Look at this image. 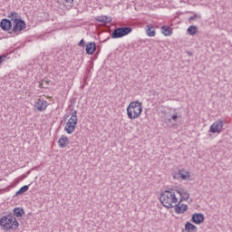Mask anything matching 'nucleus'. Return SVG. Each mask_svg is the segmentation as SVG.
<instances>
[{"label": "nucleus", "instance_id": "f257e3e1", "mask_svg": "<svg viewBox=\"0 0 232 232\" xmlns=\"http://www.w3.org/2000/svg\"><path fill=\"white\" fill-rule=\"evenodd\" d=\"M177 193V188H167L160 196V201L164 208L167 209H171L174 208L177 202H179V198L175 195Z\"/></svg>", "mask_w": 232, "mask_h": 232}, {"label": "nucleus", "instance_id": "f03ea898", "mask_svg": "<svg viewBox=\"0 0 232 232\" xmlns=\"http://www.w3.org/2000/svg\"><path fill=\"white\" fill-rule=\"evenodd\" d=\"M0 227L5 231H15V229H19V221L10 212L7 216H3L0 218Z\"/></svg>", "mask_w": 232, "mask_h": 232}, {"label": "nucleus", "instance_id": "7ed1b4c3", "mask_svg": "<svg viewBox=\"0 0 232 232\" xmlns=\"http://www.w3.org/2000/svg\"><path fill=\"white\" fill-rule=\"evenodd\" d=\"M176 193L180 196V198L179 201L175 204V213H177V215H184V213L188 211V205L182 204V202H184V200H189V192L183 188H179L176 190Z\"/></svg>", "mask_w": 232, "mask_h": 232}, {"label": "nucleus", "instance_id": "20e7f679", "mask_svg": "<svg viewBox=\"0 0 232 232\" xmlns=\"http://www.w3.org/2000/svg\"><path fill=\"white\" fill-rule=\"evenodd\" d=\"M142 113V102L136 101L131 102L127 107V117L133 121L139 119Z\"/></svg>", "mask_w": 232, "mask_h": 232}, {"label": "nucleus", "instance_id": "39448f33", "mask_svg": "<svg viewBox=\"0 0 232 232\" xmlns=\"http://www.w3.org/2000/svg\"><path fill=\"white\" fill-rule=\"evenodd\" d=\"M133 32V28L130 26H122V27H116L111 34V39H121V37H126V35H129V34H131Z\"/></svg>", "mask_w": 232, "mask_h": 232}, {"label": "nucleus", "instance_id": "423d86ee", "mask_svg": "<svg viewBox=\"0 0 232 232\" xmlns=\"http://www.w3.org/2000/svg\"><path fill=\"white\" fill-rule=\"evenodd\" d=\"M13 23L14 24L9 34H17L18 35L20 32H23L26 28V22L21 18H15Z\"/></svg>", "mask_w": 232, "mask_h": 232}, {"label": "nucleus", "instance_id": "0eeeda50", "mask_svg": "<svg viewBox=\"0 0 232 232\" xmlns=\"http://www.w3.org/2000/svg\"><path fill=\"white\" fill-rule=\"evenodd\" d=\"M224 128V121L222 120H218L215 121L209 129L210 133H220V130Z\"/></svg>", "mask_w": 232, "mask_h": 232}, {"label": "nucleus", "instance_id": "6e6552de", "mask_svg": "<svg viewBox=\"0 0 232 232\" xmlns=\"http://www.w3.org/2000/svg\"><path fill=\"white\" fill-rule=\"evenodd\" d=\"M12 20L8 19V18H4L1 20L0 22V28L4 31V32H10V30H12Z\"/></svg>", "mask_w": 232, "mask_h": 232}, {"label": "nucleus", "instance_id": "1a4fd4ad", "mask_svg": "<svg viewBox=\"0 0 232 232\" xmlns=\"http://www.w3.org/2000/svg\"><path fill=\"white\" fill-rule=\"evenodd\" d=\"M97 50V44L95 42H89L85 45V52L87 55H93Z\"/></svg>", "mask_w": 232, "mask_h": 232}, {"label": "nucleus", "instance_id": "9d476101", "mask_svg": "<svg viewBox=\"0 0 232 232\" xmlns=\"http://www.w3.org/2000/svg\"><path fill=\"white\" fill-rule=\"evenodd\" d=\"M34 106L38 110V111H44V110H46V108H48V102L42 100V99H38L34 102Z\"/></svg>", "mask_w": 232, "mask_h": 232}, {"label": "nucleus", "instance_id": "9b49d317", "mask_svg": "<svg viewBox=\"0 0 232 232\" xmlns=\"http://www.w3.org/2000/svg\"><path fill=\"white\" fill-rule=\"evenodd\" d=\"M204 214L202 213H195L192 215L191 217V222H193V224H202V222H204Z\"/></svg>", "mask_w": 232, "mask_h": 232}, {"label": "nucleus", "instance_id": "f8f14e48", "mask_svg": "<svg viewBox=\"0 0 232 232\" xmlns=\"http://www.w3.org/2000/svg\"><path fill=\"white\" fill-rule=\"evenodd\" d=\"M12 215L14 218H21V217L24 216V209H23V208L16 207L13 209Z\"/></svg>", "mask_w": 232, "mask_h": 232}, {"label": "nucleus", "instance_id": "ddd939ff", "mask_svg": "<svg viewBox=\"0 0 232 232\" xmlns=\"http://www.w3.org/2000/svg\"><path fill=\"white\" fill-rule=\"evenodd\" d=\"M71 111V118L68 120L67 122H70L71 124H74L77 126V122H79V120L77 119V111H74L73 108H72Z\"/></svg>", "mask_w": 232, "mask_h": 232}, {"label": "nucleus", "instance_id": "4468645a", "mask_svg": "<svg viewBox=\"0 0 232 232\" xmlns=\"http://www.w3.org/2000/svg\"><path fill=\"white\" fill-rule=\"evenodd\" d=\"M68 144H70V140L68 139V137L63 135L61 136V138L58 140V145L60 148H66V146H68Z\"/></svg>", "mask_w": 232, "mask_h": 232}, {"label": "nucleus", "instance_id": "2eb2a0df", "mask_svg": "<svg viewBox=\"0 0 232 232\" xmlns=\"http://www.w3.org/2000/svg\"><path fill=\"white\" fill-rule=\"evenodd\" d=\"M75 128H77V125L66 122L65 127H64V131L68 133V135H72L73 131H75Z\"/></svg>", "mask_w": 232, "mask_h": 232}, {"label": "nucleus", "instance_id": "dca6fc26", "mask_svg": "<svg viewBox=\"0 0 232 232\" xmlns=\"http://www.w3.org/2000/svg\"><path fill=\"white\" fill-rule=\"evenodd\" d=\"M185 231L197 232L198 231V228L197 227V226L193 225L191 222H187L185 224Z\"/></svg>", "mask_w": 232, "mask_h": 232}, {"label": "nucleus", "instance_id": "f3484780", "mask_svg": "<svg viewBox=\"0 0 232 232\" xmlns=\"http://www.w3.org/2000/svg\"><path fill=\"white\" fill-rule=\"evenodd\" d=\"M178 175H179V177H180V179H182V180H188V179H189V177H190L189 172H188L184 169H179Z\"/></svg>", "mask_w": 232, "mask_h": 232}, {"label": "nucleus", "instance_id": "a211bd4d", "mask_svg": "<svg viewBox=\"0 0 232 232\" xmlns=\"http://www.w3.org/2000/svg\"><path fill=\"white\" fill-rule=\"evenodd\" d=\"M161 32L166 37H169V35L173 34V31H171V27L168 25L161 26Z\"/></svg>", "mask_w": 232, "mask_h": 232}, {"label": "nucleus", "instance_id": "6ab92c4d", "mask_svg": "<svg viewBox=\"0 0 232 232\" xmlns=\"http://www.w3.org/2000/svg\"><path fill=\"white\" fill-rule=\"evenodd\" d=\"M198 32V27H197L196 25H190L187 29V33L188 34V35H197Z\"/></svg>", "mask_w": 232, "mask_h": 232}, {"label": "nucleus", "instance_id": "aec40b11", "mask_svg": "<svg viewBox=\"0 0 232 232\" xmlns=\"http://www.w3.org/2000/svg\"><path fill=\"white\" fill-rule=\"evenodd\" d=\"M30 189V185H24L19 188L18 191L15 192L14 197H19V195H23V193H26Z\"/></svg>", "mask_w": 232, "mask_h": 232}, {"label": "nucleus", "instance_id": "412c9836", "mask_svg": "<svg viewBox=\"0 0 232 232\" xmlns=\"http://www.w3.org/2000/svg\"><path fill=\"white\" fill-rule=\"evenodd\" d=\"M96 21H98V23H111L112 19L111 17H108V16H97Z\"/></svg>", "mask_w": 232, "mask_h": 232}, {"label": "nucleus", "instance_id": "4be33fe9", "mask_svg": "<svg viewBox=\"0 0 232 232\" xmlns=\"http://www.w3.org/2000/svg\"><path fill=\"white\" fill-rule=\"evenodd\" d=\"M8 19H11L10 21L13 23L15 21V19H21V17L19 16V14H17V12L15 11H12L8 15H7Z\"/></svg>", "mask_w": 232, "mask_h": 232}, {"label": "nucleus", "instance_id": "5701e85b", "mask_svg": "<svg viewBox=\"0 0 232 232\" xmlns=\"http://www.w3.org/2000/svg\"><path fill=\"white\" fill-rule=\"evenodd\" d=\"M146 34H147V35H149V37H155V27H153L151 25H148Z\"/></svg>", "mask_w": 232, "mask_h": 232}, {"label": "nucleus", "instance_id": "b1692460", "mask_svg": "<svg viewBox=\"0 0 232 232\" xmlns=\"http://www.w3.org/2000/svg\"><path fill=\"white\" fill-rule=\"evenodd\" d=\"M50 82H52L47 78H44L42 82H40V88H48L50 86Z\"/></svg>", "mask_w": 232, "mask_h": 232}, {"label": "nucleus", "instance_id": "393cba45", "mask_svg": "<svg viewBox=\"0 0 232 232\" xmlns=\"http://www.w3.org/2000/svg\"><path fill=\"white\" fill-rule=\"evenodd\" d=\"M201 17L202 16L200 14H195L194 15L188 18V22L191 23V21H197V19H201Z\"/></svg>", "mask_w": 232, "mask_h": 232}, {"label": "nucleus", "instance_id": "a878e982", "mask_svg": "<svg viewBox=\"0 0 232 232\" xmlns=\"http://www.w3.org/2000/svg\"><path fill=\"white\" fill-rule=\"evenodd\" d=\"M180 116H179L178 113L172 114V116L170 117V119L173 121V122H177V121H179V118Z\"/></svg>", "mask_w": 232, "mask_h": 232}, {"label": "nucleus", "instance_id": "bb28decb", "mask_svg": "<svg viewBox=\"0 0 232 232\" xmlns=\"http://www.w3.org/2000/svg\"><path fill=\"white\" fill-rule=\"evenodd\" d=\"M166 123H167V124H168V123L170 124V125H169V128H173V126H175V123H173V120H172L171 118L168 119V120L166 121Z\"/></svg>", "mask_w": 232, "mask_h": 232}, {"label": "nucleus", "instance_id": "cd10ccee", "mask_svg": "<svg viewBox=\"0 0 232 232\" xmlns=\"http://www.w3.org/2000/svg\"><path fill=\"white\" fill-rule=\"evenodd\" d=\"M78 46H81V47L86 46V42H84V39H82V40L79 42Z\"/></svg>", "mask_w": 232, "mask_h": 232}, {"label": "nucleus", "instance_id": "c85d7f7f", "mask_svg": "<svg viewBox=\"0 0 232 232\" xmlns=\"http://www.w3.org/2000/svg\"><path fill=\"white\" fill-rule=\"evenodd\" d=\"M5 59H6L5 54L0 55V64H3V61H5Z\"/></svg>", "mask_w": 232, "mask_h": 232}, {"label": "nucleus", "instance_id": "c756f323", "mask_svg": "<svg viewBox=\"0 0 232 232\" xmlns=\"http://www.w3.org/2000/svg\"><path fill=\"white\" fill-rule=\"evenodd\" d=\"M65 3H70V1H72V3H73L74 0H63Z\"/></svg>", "mask_w": 232, "mask_h": 232}, {"label": "nucleus", "instance_id": "7c9ffc66", "mask_svg": "<svg viewBox=\"0 0 232 232\" xmlns=\"http://www.w3.org/2000/svg\"><path fill=\"white\" fill-rule=\"evenodd\" d=\"M188 55H189L190 57L193 55V53H191V52H188Z\"/></svg>", "mask_w": 232, "mask_h": 232}]
</instances>
